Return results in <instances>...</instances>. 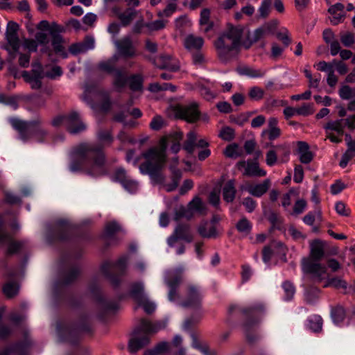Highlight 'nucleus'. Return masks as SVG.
Returning <instances> with one entry per match:
<instances>
[{
  "label": "nucleus",
  "instance_id": "obj_1",
  "mask_svg": "<svg viewBox=\"0 0 355 355\" xmlns=\"http://www.w3.org/2000/svg\"><path fill=\"white\" fill-rule=\"evenodd\" d=\"M182 139V133L174 132L162 137L156 146L149 148L144 151L140 157L143 161L139 166L140 172L146 174L157 183L164 182L162 170L165 168L167 162L166 149L171 144V150L177 153L180 150V141Z\"/></svg>",
  "mask_w": 355,
  "mask_h": 355
},
{
  "label": "nucleus",
  "instance_id": "obj_2",
  "mask_svg": "<svg viewBox=\"0 0 355 355\" xmlns=\"http://www.w3.org/2000/svg\"><path fill=\"white\" fill-rule=\"evenodd\" d=\"M74 160L70 165L72 172L86 168L87 173L92 175L104 173L105 155L101 148L94 145L83 144L74 152Z\"/></svg>",
  "mask_w": 355,
  "mask_h": 355
},
{
  "label": "nucleus",
  "instance_id": "obj_3",
  "mask_svg": "<svg viewBox=\"0 0 355 355\" xmlns=\"http://www.w3.org/2000/svg\"><path fill=\"white\" fill-rule=\"evenodd\" d=\"M19 26L13 21H10L7 24L5 33V39L6 44L4 49L8 53H19V49H24L28 52H36L38 44H44L48 42L46 34L44 33H37L35 35V40L30 38H24L20 40L18 31Z\"/></svg>",
  "mask_w": 355,
  "mask_h": 355
},
{
  "label": "nucleus",
  "instance_id": "obj_4",
  "mask_svg": "<svg viewBox=\"0 0 355 355\" xmlns=\"http://www.w3.org/2000/svg\"><path fill=\"white\" fill-rule=\"evenodd\" d=\"M243 32L241 26L227 24L226 29L214 42L220 60L227 62L238 53L241 44Z\"/></svg>",
  "mask_w": 355,
  "mask_h": 355
},
{
  "label": "nucleus",
  "instance_id": "obj_5",
  "mask_svg": "<svg viewBox=\"0 0 355 355\" xmlns=\"http://www.w3.org/2000/svg\"><path fill=\"white\" fill-rule=\"evenodd\" d=\"M165 326L166 324L163 322L153 324L147 320L141 319L139 327L135 330L132 337L129 340V352L136 353L148 345L150 343L149 334L156 333Z\"/></svg>",
  "mask_w": 355,
  "mask_h": 355
},
{
  "label": "nucleus",
  "instance_id": "obj_6",
  "mask_svg": "<svg viewBox=\"0 0 355 355\" xmlns=\"http://www.w3.org/2000/svg\"><path fill=\"white\" fill-rule=\"evenodd\" d=\"M10 123L19 132L23 141L33 137L37 141L42 142L47 135V131L40 119L26 122L18 119H12Z\"/></svg>",
  "mask_w": 355,
  "mask_h": 355
},
{
  "label": "nucleus",
  "instance_id": "obj_7",
  "mask_svg": "<svg viewBox=\"0 0 355 355\" xmlns=\"http://www.w3.org/2000/svg\"><path fill=\"white\" fill-rule=\"evenodd\" d=\"M302 267L303 272L307 274L314 282H324L329 277L327 267L318 261H313L310 259H302Z\"/></svg>",
  "mask_w": 355,
  "mask_h": 355
},
{
  "label": "nucleus",
  "instance_id": "obj_8",
  "mask_svg": "<svg viewBox=\"0 0 355 355\" xmlns=\"http://www.w3.org/2000/svg\"><path fill=\"white\" fill-rule=\"evenodd\" d=\"M64 124L67 130L72 134L78 133L85 130V125L80 121L78 113L73 112L68 116H60L53 121L55 126Z\"/></svg>",
  "mask_w": 355,
  "mask_h": 355
},
{
  "label": "nucleus",
  "instance_id": "obj_9",
  "mask_svg": "<svg viewBox=\"0 0 355 355\" xmlns=\"http://www.w3.org/2000/svg\"><path fill=\"white\" fill-rule=\"evenodd\" d=\"M144 284L142 283H135L132 285L130 294L134 300L139 306L143 307L146 313H151L155 309V305L150 302L144 292Z\"/></svg>",
  "mask_w": 355,
  "mask_h": 355
},
{
  "label": "nucleus",
  "instance_id": "obj_10",
  "mask_svg": "<svg viewBox=\"0 0 355 355\" xmlns=\"http://www.w3.org/2000/svg\"><path fill=\"white\" fill-rule=\"evenodd\" d=\"M196 103L189 105H180L175 107V114L177 117L188 122L193 123L197 121L200 116V112Z\"/></svg>",
  "mask_w": 355,
  "mask_h": 355
},
{
  "label": "nucleus",
  "instance_id": "obj_11",
  "mask_svg": "<svg viewBox=\"0 0 355 355\" xmlns=\"http://www.w3.org/2000/svg\"><path fill=\"white\" fill-rule=\"evenodd\" d=\"M271 146L272 148L268 150L266 155V162L267 165L272 166L278 162V153L282 152L283 156L279 158V161L285 162L287 161L289 155V149L286 144H278L273 146L271 144H266L264 147L268 148Z\"/></svg>",
  "mask_w": 355,
  "mask_h": 355
},
{
  "label": "nucleus",
  "instance_id": "obj_12",
  "mask_svg": "<svg viewBox=\"0 0 355 355\" xmlns=\"http://www.w3.org/2000/svg\"><path fill=\"white\" fill-rule=\"evenodd\" d=\"M150 60L156 67L161 69H168L174 72L180 69L179 61L170 55L162 54L154 59L150 58Z\"/></svg>",
  "mask_w": 355,
  "mask_h": 355
},
{
  "label": "nucleus",
  "instance_id": "obj_13",
  "mask_svg": "<svg viewBox=\"0 0 355 355\" xmlns=\"http://www.w3.org/2000/svg\"><path fill=\"white\" fill-rule=\"evenodd\" d=\"M236 166L243 175L252 177H264L266 171L261 168L257 162L252 160L241 161L237 163Z\"/></svg>",
  "mask_w": 355,
  "mask_h": 355
},
{
  "label": "nucleus",
  "instance_id": "obj_14",
  "mask_svg": "<svg viewBox=\"0 0 355 355\" xmlns=\"http://www.w3.org/2000/svg\"><path fill=\"white\" fill-rule=\"evenodd\" d=\"M201 295L200 291L193 286L188 288L186 299L181 305L185 308L198 309L201 304Z\"/></svg>",
  "mask_w": 355,
  "mask_h": 355
},
{
  "label": "nucleus",
  "instance_id": "obj_15",
  "mask_svg": "<svg viewBox=\"0 0 355 355\" xmlns=\"http://www.w3.org/2000/svg\"><path fill=\"white\" fill-rule=\"evenodd\" d=\"M187 139L184 144V148L189 153H193L195 148H205L209 146V142L205 139H198L197 134L191 131L187 134Z\"/></svg>",
  "mask_w": 355,
  "mask_h": 355
},
{
  "label": "nucleus",
  "instance_id": "obj_16",
  "mask_svg": "<svg viewBox=\"0 0 355 355\" xmlns=\"http://www.w3.org/2000/svg\"><path fill=\"white\" fill-rule=\"evenodd\" d=\"M6 244L8 245L6 254L9 255L17 253L22 248L21 243L12 241L10 236L0 228V245H3Z\"/></svg>",
  "mask_w": 355,
  "mask_h": 355
},
{
  "label": "nucleus",
  "instance_id": "obj_17",
  "mask_svg": "<svg viewBox=\"0 0 355 355\" xmlns=\"http://www.w3.org/2000/svg\"><path fill=\"white\" fill-rule=\"evenodd\" d=\"M324 254V243L320 240H315L310 243V255L305 259H310L313 261H318Z\"/></svg>",
  "mask_w": 355,
  "mask_h": 355
},
{
  "label": "nucleus",
  "instance_id": "obj_18",
  "mask_svg": "<svg viewBox=\"0 0 355 355\" xmlns=\"http://www.w3.org/2000/svg\"><path fill=\"white\" fill-rule=\"evenodd\" d=\"M270 187V180L266 179L260 184L247 185L245 189L252 196L259 198L266 193L269 189Z\"/></svg>",
  "mask_w": 355,
  "mask_h": 355
},
{
  "label": "nucleus",
  "instance_id": "obj_19",
  "mask_svg": "<svg viewBox=\"0 0 355 355\" xmlns=\"http://www.w3.org/2000/svg\"><path fill=\"white\" fill-rule=\"evenodd\" d=\"M178 163V157L176 156L173 157L171 160L170 168L173 174L174 178L172 184L164 185L166 191L168 192L175 190L178 185L179 180L181 177L180 171L175 168Z\"/></svg>",
  "mask_w": 355,
  "mask_h": 355
},
{
  "label": "nucleus",
  "instance_id": "obj_20",
  "mask_svg": "<svg viewBox=\"0 0 355 355\" xmlns=\"http://www.w3.org/2000/svg\"><path fill=\"white\" fill-rule=\"evenodd\" d=\"M114 43L123 55L133 57L135 55V51L129 37H125L120 41H116Z\"/></svg>",
  "mask_w": 355,
  "mask_h": 355
},
{
  "label": "nucleus",
  "instance_id": "obj_21",
  "mask_svg": "<svg viewBox=\"0 0 355 355\" xmlns=\"http://www.w3.org/2000/svg\"><path fill=\"white\" fill-rule=\"evenodd\" d=\"M297 153L299 159L303 164L310 163L313 157V153L309 150V146L307 143L304 141L297 142Z\"/></svg>",
  "mask_w": 355,
  "mask_h": 355
},
{
  "label": "nucleus",
  "instance_id": "obj_22",
  "mask_svg": "<svg viewBox=\"0 0 355 355\" xmlns=\"http://www.w3.org/2000/svg\"><path fill=\"white\" fill-rule=\"evenodd\" d=\"M204 44V40L201 37L193 34L187 35L184 40V46L189 51L199 50Z\"/></svg>",
  "mask_w": 355,
  "mask_h": 355
},
{
  "label": "nucleus",
  "instance_id": "obj_23",
  "mask_svg": "<svg viewBox=\"0 0 355 355\" xmlns=\"http://www.w3.org/2000/svg\"><path fill=\"white\" fill-rule=\"evenodd\" d=\"M198 232L201 236L205 238L216 237L218 234L215 224L209 222L201 223L198 228Z\"/></svg>",
  "mask_w": 355,
  "mask_h": 355
},
{
  "label": "nucleus",
  "instance_id": "obj_24",
  "mask_svg": "<svg viewBox=\"0 0 355 355\" xmlns=\"http://www.w3.org/2000/svg\"><path fill=\"white\" fill-rule=\"evenodd\" d=\"M326 132H335L338 135H343L344 132V125L343 120L329 121L324 126Z\"/></svg>",
  "mask_w": 355,
  "mask_h": 355
},
{
  "label": "nucleus",
  "instance_id": "obj_25",
  "mask_svg": "<svg viewBox=\"0 0 355 355\" xmlns=\"http://www.w3.org/2000/svg\"><path fill=\"white\" fill-rule=\"evenodd\" d=\"M181 282L180 277H171V278L167 279L166 284L170 288L168 298L171 301L175 300L177 297V291L176 288L178 286Z\"/></svg>",
  "mask_w": 355,
  "mask_h": 355
},
{
  "label": "nucleus",
  "instance_id": "obj_26",
  "mask_svg": "<svg viewBox=\"0 0 355 355\" xmlns=\"http://www.w3.org/2000/svg\"><path fill=\"white\" fill-rule=\"evenodd\" d=\"M236 190L233 180L227 182L223 189V195L224 200L227 202H232L235 198Z\"/></svg>",
  "mask_w": 355,
  "mask_h": 355
},
{
  "label": "nucleus",
  "instance_id": "obj_27",
  "mask_svg": "<svg viewBox=\"0 0 355 355\" xmlns=\"http://www.w3.org/2000/svg\"><path fill=\"white\" fill-rule=\"evenodd\" d=\"M188 209L189 211H196L200 214H205L206 211L205 205L203 203L202 200L198 198H194L188 205Z\"/></svg>",
  "mask_w": 355,
  "mask_h": 355
},
{
  "label": "nucleus",
  "instance_id": "obj_28",
  "mask_svg": "<svg viewBox=\"0 0 355 355\" xmlns=\"http://www.w3.org/2000/svg\"><path fill=\"white\" fill-rule=\"evenodd\" d=\"M137 12L131 8L125 10L123 12L119 15V19H120L122 25H129L133 19L136 17Z\"/></svg>",
  "mask_w": 355,
  "mask_h": 355
},
{
  "label": "nucleus",
  "instance_id": "obj_29",
  "mask_svg": "<svg viewBox=\"0 0 355 355\" xmlns=\"http://www.w3.org/2000/svg\"><path fill=\"white\" fill-rule=\"evenodd\" d=\"M331 315L333 321L336 324H339L342 322L345 318V311L343 306L338 305L332 308Z\"/></svg>",
  "mask_w": 355,
  "mask_h": 355
},
{
  "label": "nucleus",
  "instance_id": "obj_30",
  "mask_svg": "<svg viewBox=\"0 0 355 355\" xmlns=\"http://www.w3.org/2000/svg\"><path fill=\"white\" fill-rule=\"evenodd\" d=\"M191 26V21L185 15L180 16L175 20V26L176 30L182 33L184 32L187 28L190 27Z\"/></svg>",
  "mask_w": 355,
  "mask_h": 355
},
{
  "label": "nucleus",
  "instance_id": "obj_31",
  "mask_svg": "<svg viewBox=\"0 0 355 355\" xmlns=\"http://www.w3.org/2000/svg\"><path fill=\"white\" fill-rule=\"evenodd\" d=\"M236 227L240 233L247 235L251 231L252 224L245 217H243L238 221Z\"/></svg>",
  "mask_w": 355,
  "mask_h": 355
},
{
  "label": "nucleus",
  "instance_id": "obj_32",
  "mask_svg": "<svg viewBox=\"0 0 355 355\" xmlns=\"http://www.w3.org/2000/svg\"><path fill=\"white\" fill-rule=\"evenodd\" d=\"M325 287L333 286L336 288H347V282L343 279L338 277L327 278L324 282V286Z\"/></svg>",
  "mask_w": 355,
  "mask_h": 355
},
{
  "label": "nucleus",
  "instance_id": "obj_33",
  "mask_svg": "<svg viewBox=\"0 0 355 355\" xmlns=\"http://www.w3.org/2000/svg\"><path fill=\"white\" fill-rule=\"evenodd\" d=\"M143 77L141 75H134L129 78L130 88L133 91H141L143 88Z\"/></svg>",
  "mask_w": 355,
  "mask_h": 355
},
{
  "label": "nucleus",
  "instance_id": "obj_34",
  "mask_svg": "<svg viewBox=\"0 0 355 355\" xmlns=\"http://www.w3.org/2000/svg\"><path fill=\"white\" fill-rule=\"evenodd\" d=\"M270 32V28L268 25L262 26L257 28L252 33L251 37V41L256 42L260 39L267 35Z\"/></svg>",
  "mask_w": 355,
  "mask_h": 355
},
{
  "label": "nucleus",
  "instance_id": "obj_35",
  "mask_svg": "<svg viewBox=\"0 0 355 355\" xmlns=\"http://www.w3.org/2000/svg\"><path fill=\"white\" fill-rule=\"evenodd\" d=\"M309 327L315 332L321 331L322 327V319L320 315H315L309 320Z\"/></svg>",
  "mask_w": 355,
  "mask_h": 355
},
{
  "label": "nucleus",
  "instance_id": "obj_36",
  "mask_svg": "<svg viewBox=\"0 0 355 355\" xmlns=\"http://www.w3.org/2000/svg\"><path fill=\"white\" fill-rule=\"evenodd\" d=\"M338 94L340 97L343 100H348L355 97V87H350L347 85H343L339 89Z\"/></svg>",
  "mask_w": 355,
  "mask_h": 355
},
{
  "label": "nucleus",
  "instance_id": "obj_37",
  "mask_svg": "<svg viewBox=\"0 0 355 355\" xmlns=\"http://www.w3.org/2000/svg\"><path fill=\"white\" fill-rule=\"evenodd\" d=\"M22 76L28 82L30 83L31 86L33 89H39L41 87V85H42L41 79L42 78L31 76V74L28 71H24L22 73Z\"/></svg>",
  "mask_w": 355,
  "mask_h": 355
},
{
  "label": "nucleus",
  "instance_id": "obj_38",
  "mask_svg": "<svg viewBox=\"0 0 355 355\" xmlns=\"http://www.w3.org/2000/svg\"><path fill=\"white\" fill-rule=\"evenodd\" d=\"M31 53V52L28 51V53H21L19 50V53H16L15 54H14V53H9V54L11 56H12L13 58H15L17 54H19V57L18 62H19V66L23 68H27L29 67V64H30V60H31L30 53Z\"/></svg>",
  "mask_w": 355,
  "mask_h": 355
},
{
  "label": "nucleus",
  "instance_id": "obj_39",
  "mask_svg": "<svg viewBox=\"0 0 355 355\" xmlns=\"http://www.w3.org/2000/svg\"><path fill=\"white\" fill-rule=\"evenodd\" d=\"M340 39L342 44L346 47L352 46L355 42L354 35L348 31L341 33Z\"/></svg>",
  "mask_w": 355,
  "mask_h": 355
},
{
  "label": "nucleus",
  "instance_id": "obj_40",
  "mask_svg": "<svg viewBox=\"0 0 355 355\" xmlns=\"http://www.w3.org/2000/svg\"><path fill=\"white\" fill-rule=\"evenodd\" d=\"M176 10L177 3L170 1L163 10L158 12L157 15L160 17H169Z\"/></svg>",
  "mask_w": 355,
  "mask_h": 355
},
{
  "label": "nucleus",
  "instance_id": "obj_41",
  "mask_svg": "<svg viewBox=\"0 0 355 355\" xmlns=\"http://www.w3.org/2000/svg\"><path fill=\"white\" fill-rule=\"evenodd\" d=\"M3 291L8 297H12L17 294L19 286L15 283H8L3 286Z\"/></svg>",
  "mask_w": 355,
  "mask_h": 355
},
{
  "label": "nucleus",
  "instance_id": "obj_42",
  "mask_svg": "<svg viewBox=\"0 0 355 355\" xmlns=\"http://www.w3.org/2000/svg\"><path fill=\"white\" fill-rule=\"evenodd\" d=\"M320 291L317 288L308 290L305 293V300L307 303L313 304L319 298Z\"/></svg>",
  "mask_w": 355,
  "mask_h": 355
},
{
  "label": "nucleus",
  "instance_id": "obj_43",
  "mask_svg": "<svg viewBox=\"0 0 355 355\" xmlns=\"http://www.w3.org/2000/svg\"><path fill=\"white\" fill-rule=\"evenodd\" d=\"M166 124V121L161 116L156 115L152 119L150 123V127L153 130H159L164 127Z\"/></svg>",
  "mask_w": 355,
  "mask_h": 355
},
{
  "label": "nucleus",
  "instance_id": "obj_44",
  "mask_svg": "<svg viewBox=\"0 0 355 355\" xmlns=\"http://www.w3.org/2000/svg\"><path fill=\"white\" fill-rule=\"evenodd\" d=\"M218 136L223 140L230 141L234 139V131L230 127L225 126L220 130Z\"/></svg>",
  "mask_w": 355,
  "mask_h": 355
},
{
  "label": "nucleus",
  "instance_id": "obj_45",
  "mask_svg": "<svg viewBox=\"0 0 355 355\" xmlns=\"http://www.w3.org/2000/svg\"><path fill=\"white\" fill-rule=\"evenodd\" d=\"M281 135L280 129H266L261 132V137L267 136L270 141H274Z\"/></svg>",
  "mask_w": 355,
  "mask_h": 355
},
{
  "label": "nucleus",
  "instance_id": "obj_46",
  "mask_svg": "<svg viewBox=\"0 0 355 355\" xmlns=\"http://www.w3.org/2000/svg\"><path fill=\"white\" fill-rule=\"evenodd\" d=\"M313 104L304 103L297 108V114L302 116H308L313 113Z\"/></svg>",
  "mask_w": 355,
  "mask_h": 355
},
{
  "label": "nucleus",
  "instance_id": "obj_47",
  "mask_svg": "<svg viewBox=\"0 0 355 355\" xmlns=\"http://www.w3.org/2000/svg\"><path fill=\"white\" fill-rule=\"evenodd\" d=\"M224 154L227 157H238L240 156V154L238 152V146L235 144L227 146L224 150Z\"/></svg>",
  "mask_w": 355,
  "mask_h": 355
},
{
  "label": "nucleus",
  "instance_id": "obj_48",
  "mask_svg": "<svg viewBox=\"0 0 355 355\" xmlns=\"http://www.w3.org/2000/svg\"><path fill=\"white\" fill-rule=\"evenodd\" d=\"M98 139L100 142L107 144H110L113 141V138L109 130H100L98 132Z\"/></svg>",
  "mask_w": 355,
  "mask_h": 355
},
{
  "label": "nucleus",
  "instance_id": "obj_49",
  "mask_svg": "<svg viewBox=\"0 0 355 355\" xmlns=\"http://www.w3.org/2000/svg\"><path fill=\"white\" fill-rule=\"evenodd\" d=\"M166 21L159 19L148 23L146 26L151 31L163 29L166 26Z\"/></svg>",
  "mask_w": 355,
  "mask_h": 355
},
{
  "label": "nucleus",
  "instance_id": "obj_50",
  "mask_svg": "<svg viewBox=\"0 0 355 355\" xmlns=\"http://www.w3.org/2000/svg\"><path fill=\"white\" fill-rule=\"evenodd\" d=\"M192 214L190 213L188 209H186L184 207H180L176 211L174 216V219L175 220H179L182 218H187L189 219L191 217Z\"/></svg>",
  "mask_w": 355,
  "mask_h": 355
},
{
  "label": "nucleus",
  "instance_id": "obj_51",
  "mask_svg": "<svg viewBox=\"0 0 355 355\" xmlns=\"http://www.w3.org/2000/svg\"><path fill=\"white\" fill-rule=\"evenodd\" d=\"M125 83H126L125 77L121 72L117 71L115 73V76H114V87L117 89H121L125 85Z\"/></svg>",
  "mask_w": 355,
  "mask_h": 355
},
{
  "label": "nucleus",
  "instance_id": "obj_52",
  "mask_svg": "<svg viewBox=\"0 0 355 355\" xmlns=\"http://www.w3.org/2000/svg\"><path fill=\"white\" fill-rule=\"evenodd\" d=\"M335 209L339 215L343 216H349L350 214V209L341 201L336 203Z\"/></svg>",
  "mask_w": 355,
  "mask_h": 355
},
{
  "label": "nucleus",
  "instance_id": "obj_53",
  "mask_svg": "<svg viewBox=\"0 0 355 355\" xmlns=\"http://www.w3.org/2000/svg\"><path fill=\"white\" fill-rule=\"evenodd\" d=\"M271 5V0H263L259 8L260 17H266L270 12V7Z\"/></svg>",
  "mask_w": 355,
  "mask_h": 355
},
{
  "label": "nucleus",
  "instance_id": "obj_54",
  "mask_svg": "<svg viewBox=\"0 0 355 355\" xmlns=\"http://www.w3.org/2000/svg\"><path fill=\"white\" fill-rule=\"evenodd\" d=\"M128 179L126 175V172L123 168H118L116 170L114 175L113 180L116 182H119L121 184H123Z\"/></svg>",
  "mask_w": 355,
  "mask_h": 355
},
{
  "label": "nucleus",
  "instance_id": "obj_55",
  "mask_svg": "<svg viewBox=\"0 0 355 355\" xmlns=\"http://www.w3.org/2000/svg\"><path fill=\"white\" fill-rule=\"evenodd\" d=\"M283 288L286 294V300H289L292 299L295 292L293 285L288 282H286L283 284Z\"/></svg>",
  "mask_w": 355,
  "mask_h": 355
},
{
  "label": "nucleus",
  "instance_id": "obj_56",
  "mask_svg": "<svg viewBox=\"0 0 355 355\" xmlns=\"http://www.w3.org/2000/svg\"><path fill=\"white\" fill-rule=\"evenodd\" d=\"M53 47L56 53L63 54V57H67V53L64 52V47L62 44V39L60 37H55L52 42Z\"/></svg>",
  "mask_w": 355,
  "mask_h": 355
},
{
  "label": "nucleus",
  "instance_id": "obj_57",
  "mask_svg": "<svg viewBox=\"0 0 355 355\" xmlns=\"http://www.w3.org/2000/svg\"><path fill=\"white\" fill-rule=\"evenodd\" d=\"M321 212L320 210L316 211L315 212H309L303 218V221L304 223L309 225H313L315 220V216L320 217Z\"/></svg>",
  "mask_w": 355,
  "mask_h": 355
},
{
  "label": "nucleus",
  "instance_id": "obj_58",
  "mask_svg": "<svg viewBox=\"0 0 355 355\" xmlns=\"http://www.w3.org/2000/svg\"><path fill=\"white\" fill-rule=\"evenodd\" d=\"M335 67L336 71L340 75L346 74L348 72V67L345 63L337 60H333V67Z\"/></svg>",
  "mask_w": 355,
  "mask_h": 355
},
{
  "label": "nucleus",
  "instance_id": "obj_59",
  "mask_svg": "<svg viewBox=\"0 0 355 355\" xmlns=\"http://www.w3.org/2000/svg\"><path fill=\"white\" fill-rule=\"evenodd\" d=\"M264 92L262 89L254 87L251 88V89L249 92V96L252 99L254 100H260L263 96Z\"/></svg>",
  "mask_w": 355,
  "mask_h": 355
},
{
  "label": "nucleus",
  "instance_id": "obj_60",
  "mask_svg": "<svg viewBox=\"0 0 355 355\" xmlns=\"http://www.w3.org/2000/svg\"><path fill=\"white\" fill-rule=\"evenodd\" d=\"M122 185L130 193H135L138 189V183L129 178Z\"/></svg>",
  "mask_w": 355,
  "mask_h": 355
},
{
  "label": "nucleus",
  "instance_id": "obj_61",
  "mask_svg": "<svg viewBox=\"0 0 355 355\" xmlns=\"http://www.w3.org/2000/svg\"><path fill=\"white\" fill-rule=\"evenodd\" d=\"M116 61V58H113V59L108 60L107 62H102L99 64L100 68L105 71L111 72L114 70L115 67V62Z\"/></svg>",
  "mask_w": 355,
  "mask_h": 355
},
{
  "label": "nucleus",
  "instance_id": "obj_62",
  "mask_svg": "<svg viewBox=\"0 0 355 355\" xmlns=\"http://www.w3.org/2000/svg\"><path fill=\"white\" fill-rule=\"evenodd\" d=\"M306 207V202L303 199L297 200L293 207V213L296 215L302 214Z\"/></svg>",
  "mask_w": 355,
  "mask_h": 355
},
{
  "label": "nucleus",
  "instance_id": "obj_63",
  "mask_svg": "<svg viewBox=\"0 0 355 355\" xmlns=\"http://www.w3.org/2000/svg\"><path fill=\"white\" fill-rule=\"evenodd\" d=\"M120 230L121 227L117 223L110 222L106 225L105 231L107 235H112Z\"/></svg>",
  "mask_w": 355,
  "mask_h": 355
},
{
  "label": "nucleus",
  "instance_id": "obj_64",
  "mask_svg": "<svg viewBox=\"0 0 355 355\" xmlns=\"http://www.w3.org/2000/svg\"><path fill=\"white\" fill-rule=\"evenodd\" d=\"M189 232V227L188 225H178L175 230L174 233L178 236L180 239L185 237V235Z\"/></svg>",
  "mask_w": 355,
  "mask_h": 355
}]
</instances>
